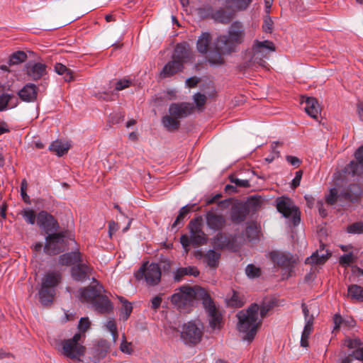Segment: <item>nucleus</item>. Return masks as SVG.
<instances>
[{
  "instance_id": "obj_1",
  "label": "nucleus",
  "mask_w": 363,
  "mask_h": 363,
  "mask_svg": "<svg viewBox=\"0 0 363 363\" xmlns=\"http://www.w3.org/2000/svg\"><path fill=\"white\" fill-rule=\"evenodd\" d=\"M271 309L269 304L262 303L260 306L257 303H252L244 311H240L238 314V330L242 334L244 340L252 342L262 324L264 318Z\"/></svg>"
},
{
  "instance_id": "obj_2",
  "label": "nucleus",
  "mask_w": 363,
  "mask_h": 363,
  "mask_svg": "<svg viewBox=\"0 0 363 363\" xmlns=\"http://www.w3.org/2000/svg\"><path fill=\"white\" fill-rule=\"evenodd\" d=\"M194 300H201L203 304H206L209 301V294L201 287L184 286L171 298L172 303L179 309L191 306Z\"/></svg>"
},
{
  "instance_id": "obj_3",
  "label": "nucleus",
  "mask_w": 363,
  "mask_h": 363,
  "mask_svg": "<svg viewBox=\"0 0 363 363\" xmlns=\"http://www.w3.org/2000/svg\"><path fill=\"white\" fill-rule=\"evenodd\" d=\"M245 32L243 24L240 21H234L228 28L227 34L218 37V48L224 53L235 52L237 47L244 41Z\"/></svg>"
},
{
  "instance_id": "obj_4",
  "label": "nucleus",
  "mask_w": 363,
  "mask_h": 363,
  "mask_svg": "<svg viewBox=\"0 0 363 363\" xmlns=\"http://www.w3.org/2000/svg\"><path fill=\"white\" fill-rule=\"evenodd\" d=\"M62 279V274L59 271H50L44 274L38 291L40 302L43 306H49L53 302L57 287L61 283Z\"/></svg>"
},
{
  "instance_id": "obj_5",
  "label": "nucleus",
  "mask_w": 363,
  "mask_h": 363,
  "mask_svg": "<svg viewBox=\"0 0 363 363\" xmlns=\"http://www.w3.org/2000/svg\"><path fill=\"white\" fill-rule=\"evenodd\" d=\"M181 341L187 347H193L199 344L203 338L204 328L199 320L184 323L177 328Z\"/></svg>"
},
{
  "instance_id": "obj_6",
  "label": "nucleus",
  "mask_w": 363,
  "mask_h": 363,
  "mask_svg": "<svg viewBox=\"0 0 363 363\" xmlns=\"http://www.w3.org/2000/svg\"><path fill=\"white\" fill-rule=\"evenodd\" d=\"M84 338L83 334L77 333L72 338L63 340L61 343L62 354L70 359L80 360L86 351L83 345Z\"/></svg>"
},
{
  "instance_id": "obj_7",
  "label": "nucleus",
  "mask_w": 363,
  "mask_h": 363,
  "mask_svg": "<svg viewBox=\"0 0 363 363\" xmlns=\"http://www.w3.org/2000/svg\"><path fill=\"white\" fill-rule=\"evenodd\" d=\"M275 50V45L273 42L267 40L264 41L255 40L252 46L251 62L266 69H269V65L265 60L268 59L269 53L274 52Z\"/></svg>"
},
{
  "instance_id": "obj_8",
  "label": "nucleus",
  "mask_w": 363,
  "mask_h": 363,
  "mask_svg": "<svg viewBox=\"0 0 363 363\" xmlns=\"http://www.w3.org/2000/svg\"><path fill=\"white\" fill-rule=\"evenodd\" d=\"M276 207L277 211L287 218L292 225L296 226L300 223V211L290 198L287 196L277 197Z\"/></svg>"
},
{
  "instance_id": "obj_9",
  "label": "nucleus",
  "mask_w": 363,
  "mask_h": 363,
  "mask_svg": "<svg viewBox=\"0 0 363 363\" xmlns=\"http://www.w3.org/2000/svg\"><path fill=\"white\" fill-rule=\"evenodd\" d=\"M161 269L158 264L148 262L144 263L139 269L135 273V277L137 280L145 279L146 284L149 286L157 285L161 279Z\"/></svg>"
},
{
  "instance_id": "obj_10",
  "label": "nucleus",
  "mask_w": 363,
  "mask_h": 363,
  "mask_svg": "<svg viewBox=\"0 0 363 363\" xmlns=\"http://www.w3.org/2000/svg\"><path fill=\"white\" fill-rule=\"evenodd\" d=\"M361 194V187L358 184H351L347 189L339 195L335 188L331 189L329 194L325 196V201L329 205H333L338 198L354 202L359 199Z\"/></svg>"
},
{
  "instance_id": "obj_11",
  "label": "nucleus",
  "mask_w": 363,
  "mask_h": 363,
  "mask_svg": "<svg viewBox=\"0 0 363 363\" xmlns=\"http://www.w3.org/2000/svg\"><path fill=\"white\" fill-rule=\"evenodd\" d=\"M269 257L277 267L284 271L283 275L288 278L296 262L294 256L290 253L273 251L270 252Z\"/></svg>"
},
{
  "instance_id": "obj_12",
  "label": "nucleus",
  "mask_w": 363,
  "mask_h": 363,
  "mask_svg": "<svg viewBox=\"0 0 363 363\" xmlns=\"http://www.w3.org/2000/svg\"><path fill=\"white\" fill-rule=\"evenodd\" d=\"M191 245L195 247L203 245L207 243V235L203 230L202 217L198 216L192 219L189 225Z\"/></svg>"
},
{
  "instance_id": "obj_13",
  "label": "nucleus",
  "mask_w": 363,
  "mask_h": 363,
  "mask_svg": "<svg viewBox=\"0 0 363 363\" xmlns=\"http://www.w3.org/2000/svg\"><path fill=\"white\" fill-rule=\"evenodd\" d=\"M207 227L214 231L221 230L226 224L225 216L217 212L216 208H212L207 211L204 215Z\"/></svg>"
},
{
  "instance_id": "obj_14",
  "label": "nucleus",
  "mask_w": 363,
  "mask_h": 363,
  "mask_svg": "<svg viewBox=\"0 0 363 363\" xmlns=\"http://www.w3.org/2000/svg\"><path fill=\"white\" fill-rule=\"evenodd\" d=\"M64 237L62 233L49 234L45 238V252L50 255L58 254L63 246Z\"/></svg>"
},
{
  "instance_id": "obj_15",
  "label": "nucleus",
  "mask_w": 363,
  "mask_h": 363,
  "mask_svg": "<svg viewBox=\"0 0 363 363\" xmlns=\"http://www.w3.org/2000/svg\"><path fill=\"white\" fill-rule=\"evenodd\" d=\"M37 224L46 233L56 231L59 228L57 220L45 211H41L38 213Z\"/></svg>"
},
{
  "instance_id": "obj_16",
  "label": "nucleus",
  "mask_w": 363,
  "mask_h": 363,
  "mask_svg": "<svg viewBox=\"0 0 363 363\" xmlns=\"http://www.w3.org/2000/svg\"><path fill=\"white\" fill-rule=\"evenodd\" d=\"M356 160L351 161L345 168V172L352 176L363 175V145L355 152Z\"/></svg>"
},
{
  "instance_id": "obj_17",
  "label": "nucleus",
  "mask_w": 363,
  "mask_h": 363,
  "mask_svg": "<svg viewBox=\"0 0 363 363\" xmlns=\"http://www.w3.org/2000/svg\"><path fill=\"white\" fill-rule=\"evenodd\" d=\"M18 98L9 89L6 90L4 86H0V111L16 108L18 105Z\"/></svg>"
},
{
  "instance_id": "obj_18",
  "label": "nucleus",
  "mask_w": 363,
  "mask_h": 363,
  "mask_svg": "<svg viewBox=\"0 0 363 363\" xmlns=\"http://www.w3.org/2000/svg\"><path fill=\"white\" fill-rule=\"evenodd\" d=\"M102 291L103 286L97 284L96 286H89L80 289L79 291V298L82 302L91 305Z\"/></svg>"
},
{
  "instance_id": "obj_19",
  "label": "nucleus",
  "mask_w": 363,
  "mask_h": 363,
  "mask_svg": "<svg viewBox=\"0 0 363 363\" xmlns=\"http://www.w3.org/2000/svg\"><path fill=\"white\" fill-rule=\"evenodd\" d=\"M194 57L189 45L186 43H178L174 50L172 58L184 66V64L189 62Z\"/></svg>"
},
{
  "instance_id": "obj_20",
  "label": "nucleus",
  "mask_w": 363,
  "mask_h": 363,
  "mask_svg": "<svg viewBox=\"0 0 363 363\" xmlns=\"http://www.w3.org/2000/svg\"><path fill=\"white\" fill-rule=\"evenodd\" d=\"M93 269L89 264L81 263L72 267L71 274L73 279L77 281H84L89 279Z\"/></svg>"
},
{
  "instance_id": "obj_21",
  "label": "nucleus",
  "mask_w": 363,
  "mask_h": 363,
  "mask_svg": "<svg viewBox=\"0 0 363 363\" xmlns=\"http://www.w3.org/2000/svg\"><path fill=\"white\" fill-rule=\"evenodd\" d=\"M203 305L210 317L209 324L211 328L213 329H219L220 328L222 318L216 309L211 298L209 296V301Z\"/></svg>"
},
{
  "instance_id": "obj_22",
  "label": "nucleus",
  "mask_w": 363,
  "mask_h": 363,
  "mask_svg": "<svg viewBox=\"0 0 363 363\" xmlns=\"http://www.w3.org/2000/svg\"><path fill=\"white\" fill-rule=\"evenodd\" d=\"M194 111V106L189 103L172 104L169 108L170 115L176 118H185Z\"/></svg>"
},
{
  "instance_id": "obj_23",
  "label": "nucleus",
  "mask_w": 363,
  "mask_h": 363,
  "mask_svg": "<svg viewBox=\"0 0 363 363\" xmlns=\"http://www.w3.org/2000/svg\"><path fill=\"white\" fill-rule=\"evenodd\" d=\"M38 88L32 83L26 84L18 92V96L23 101L33 102L36 100Z\"/></svg>"
},
{
  "instance_id": "obj_24",
  "label": "nucleus",
  "mask_w": 363,
  "mask_h": 363,
  "mask_svg": "<svg viewBox=\"0 0 363 363\" xmlns=\"http://www.w3.org/2000/svg\"><path fill=\"white\" fill-rule=\"evenodd\" d=\"M91 306L94 311L101 314L109 313L113 308V304L109 298L102 294L97 297L91 304Z\"/></svg>"
},
{
  "instance_id": "obj_25",
  "label": "nucleus",
  "mask_w": 363,
  "mask_h": 363,
  "mask_svg": "<svg viewBox=\"0 0 363 363\" xmlns=\"http://www.w3.org/2000/svg\"><path fill=\"white\" fill-rule=\"evenodd\" d=\"M47 66L40 62H28L26 66V72L32 79L38 80L46 74Z\"/></svg>"
},
{
  "instance_id": "obj_26",
  "label": "nucleus",
  "mask_w": 363,
  "mask_h": 363,
  "mask_svg": "<svg viewBox=\"0 0 363 363\" xmlns=\"http://www.w3.org/2000/svg\"><path fill=\"white\" fill-rule=\"evenodd\" d=\"M333 328L332 333L336 334L340 328L350 330L354 327L355 321L350 317L342 318L339 313L334 315L333 318Z\"/></svg>"
},
{
  "instance_id": "obj_27",
  "label": "nucleus",
  "mask_w": 363,
  "mask_h": 363,
  "mask_svg": "<svg viewBox=\"0 0 363 363\" xmlns=\"http://www.w3.org/2000/svg\"><path fill=\"white\" fill-rule=\"evenodd\" d=\"M184 69V66L181 64V62L174 60L168 62L162 68L160 72V77L162 78H167L172 77L177 74L179 72H182Z\"/></svg>"
},
{
  "instance_id": "obj_28",
  "label": "nucleus",
  "mask_w": 363,
  "mask_h": 363,
  "mask_svg": "<svg viewBox=\"0 0 363 363\" xmlns=\"http://www.w3.org/2000/svg\"><path fill=\"white\" fill-rule=\"evenodd\" d=\"M301 104H305L304 109L309 116L318 119L320 113V108L318 101L315 98L306 97L304 101H301Z\"/></svg>"
},
{
  "instance_id": "obj_29",
  "label": "nucleus",
  "mask_w": 363,
  "mask_h": 363,
  "mask_svg": "<svg viewBox=\"0 0 363 363\" xmlns=\"http://www.w3.org/2000/svg\"><path fill=\"white\" fill-rule=\"evenodd\" d=\"M82 254L79 251H74L62 255L60 257L59 262L62 265L70 266L82 262Z\"/></svg>"
},
{
  "instance_id": "obj_30",
  "label": "nucleus",
  "mask_w": 363,
  "mask_h": 363,
  "mask_svg": "<svg viewBox=\"0 0 363 363\" xmlns=\"http://www.w3.org/2000/svg\"><path fill=\"white\" fill-rule=\"evenodd\" d=\"M211 245L218 250L231 247L230 239L223 233H218L211 239Z\"/></svg>"
},
{
  "instance_id": "obj_31",
  "label": "nucleus",
  "mask_w": 363,
  "mask_h": 363,
  "mask_svg": "<svg viewBox=\"0 0 363 363\" xmlns=\"http://www.w3.org/2000/svg\"><path fill=\"white\" fill-rule=\"evenodd\" d=\"M110 350V343L106 340H100L94 347V355L98 360L106 357Z\"/></svg>"
},
{
  "instance_id": "obj_32",
  "label": "nucleus",
  "mask_w": 363,
  "mask_h": 363,
  "mask_svg": "<svg viewBox=\"0 0 363 363\" xmlns=\"http://www.w3.org/2000/svg\"><path fill=\"white\" fill-rule=\"evenodd\" d=\"M211 42V36L210 33H203L197 40L196 48L198 51L201 54L207 53Z\"/></svg>"
},
{
  "instance_id": "obj_33",
  "label": "nucleus",
  "mask_w": 363,
  "mask_h": 363,
  "mask_svg": "<svg viewBox=\"0 0 363 363\" xmlns=\"http://www.w3.org/2000/svg\"><path fill=\"white\" fill-rule=\"evenodd\" d=\"M220 254L213 250H209L204 254L203 262L211 268L216 269L218 266Z\"/></svg>"
},
{
  "instance_id": "obj_34",
  "label": "nucleus",
  "mask_w": 363,
  "mask_h": 363,
  "mask_svg": "<svg viewBox=\"0 0 363 363\" xmlns=\"http://www.w3.org/2000/svg\"><path fill=\"white\" fill-rule=\"evenodd\" d=\"M225 54L223 51L218 48V41L216 42V48L215 50H211L208 55L207 59L208 62L211 65H220L224 62L223 55Z\"/></svg>"
},
{
  "instance_id": "obj_35",
  "label": "nucleus",
  "mask_w": 363,
  "mask_h": 363,
  "mask_svg": "<svg viewBox=\"0 0 363 363\" xmlns=\"http://www.w3.org/2000/svg\"><path fill=\"white\" fill-rule=\"evenodd\" d=\"M252 0H225L227 7L235 11L246 10Z\"/></svg>"
},
{
  "instance_id": "obj_36",
  "label": "nucleus",
  "mask_w": 363,
  "mask_h": 363,
  "mask_svg": "<svg viewBox=\"0 0 363 363\" xmlns=\"http://www.w3.org/2000/svg\"><path fill=\"white\" fill-rule=\"evenodd\" d=\"M69 147L70 145L67 143L57 140L51 143L49 150L57 156H62L68 152Z\"/></svg>"
},
{
  "instance_id": "obj_37",
  "label": "nucleus",
  "mask_w": 363,
  "mask_h": 363,
  "mask_svg": "<svg viewBox=\"0 0 363 363\" xmlns=\"http://www.w3.org/2000/svg\"><path fill=\"white\" fill-rule=\"evenodd\" d=\"M186 275H192L196 277L199 275V271L196 267L179 268L176 271L174 278L176 281H180L182 277Z\"/></svg>"
},
{
  "instance_id": "obj_38",
  "label": "nucleus",
  "mask_w": 363,
  "mask_h": 363,
  "mask_svg": "<svg viewBox=\"0 0 363 363\" xmlns=\"http://www.w3.org/2000/svg\"><path fill=\"white\" fill-rule=\"evenodd\" d=\"M348 296L353 300L363 302V288L357 284H352L347 289Z\"/></svg>"
},
{
  "instance_id": "obj_39",
  "label": "nucleus",
  "mask_w": 363,
  "mask_h": 363,
  "mask_svg": "<svg viewBox=\"0 0 363 363\" xmlns=\"http://www.w3.org/2000/svg\"><path fill=\"white\" fill-rule=\"evenodd\" d=\"M247 214V209L244 206H235L232 208L231 219L235 223H240L245 219Z\"/></svg>"
},
{
  "instance_id": "obj_40",
  "label": "nucleus",
  "mask_w": 363,
  "mask_h": 363,
  "mask_svg": "<svg viewBox=\"0 0 363 363\" xmlns=\"http://www.w3.org/2000/svg\"><path fill=\"white\" fill-rule=\"evenodd\" d=\"M212 17L218 22L228 23L233 18V14L231 13H227L223 9H218L213 13Z\"/></svg>"
},
{
  "instance_id": "obj_41",
  "label": "nucleus",
  "mask_w": 363,
  "mask_h": 363,
  "mask_svg": "<svg viewBox=\"0 0 363 363\" xmlns=\"http://www.w3.org/2000/svg\"><path fill=\"white\" fill-rule=\"evenodd\" d=\"M55 71L60 75H62L66 82H70L73 79L72 71L61 63H56Z\"/></svg>"
},
{
  "instance_id": "obj_42",
  "label": "nucleus",
  "mask_w": 363,
  "mask_h": 363,
  "mask_svg": "<svg viewBox=\"0 0 363 363\" xmlns=\"http://www.w3.org/2000/svg\"><path fill=\"white\" fill-rule=\"evenodd\" d=\"M163 125L169 131L177 130L179 127V121L172 116H165L162 119Z\"/></svg>"
},
{
  "instance_id": "obj_43",
  "label": "nucleus",
  "mask_w": 363,
  "mask_h": 363,
  "mask_svg": "<svg viewBox=\"0 0 363 363\" xmlns=\"http://www.w3.org/2000/svg\"><path fill=\"white\" fill-rule=\"evenodd\" d=\"M313 330V325H311V323L305 324L302 334L301 337L300 344L303 347H308V339Z\"/></svg>"
},
{
  "instance_id": "obj_44",
  "label": "nucleus",
  "mask_w": 363,
  "mask_h": 363,
  "mask_svg": "<svg viewBox=\"0 0 363 363\" xmlns=\"http://www.w3.org/2000/svg\"><path fill=\"white\" fill-rule=\"evenodd\" d=\"M328 258L327 255H319L318 252H313L311 256L307 257L305 260L306 264H323Z\"/></svg>"
},
{
  "instance_id": "obj_45",
  "label": "nucleus",
  "mask_w": 363,
  "mask_h": 363,
  "mask_svg": "<svg viewBox=\"0 0 363 363\" xmlns=\"http://www.w3.org/2000/svg\"><path fill=\"white\" fill-rule=\"evenodd\" d=\"M120 301L123 303L122 308L121 309V316L123 320H126L132 313L133 306L131 303L126 301L123 297L120 298Z\"/></svg>"
},
{
  "instance_id": "obj_46",
  "label": "nucleus",
  "mask_w": 363,
  "mask_h": 363,
  "mask_svg": "<svg viewBox=\"0 0 363 363\" xmlns=\"http://www.w3.org/2000/svg\"><path fill=\"white\" fill-rule=\"evenodd\" d=\"M132 84V81L126 79H121L118 81H111L109 83L110 88L114 86L116 91H122L128 88Z\"/></svg>"
},
{
  "instance_id": "obj_47",
  "label": "nucleus",
  "mask_w": 363,
  "mask_h": 363,
  "mask_svg": "<svg viewBox=\"0 0 363 363\" xmlns=\"http://www.w3.org/2000/svg\"><path fill=\"white\" fill-rule=\"evenodd\" d=\"M27 59V55L23 51L13 52L9 57V65H18Z\"/></svg>"
},
{
  "instance_id": "obj_48",
  "label": "nucleus",
  "mask_w": 363,
  "mask_h": 363,
  "mask_svg": "<svg viewBox=\"0 0 363 363\" xmlns=\"http://www.w3.org/2000/svg\"><path fill=\"white\" fill-rule=\"evenodd\" d=\"M105 328L108 332L111 333L113 343H116L118 337V333L115 320L113 319L108 320L105 325Z\"/></svg>"
},
{
  "instance_id": "obj_49",
  "label": "nucleus",
  "mask_w": 363,
  "mask_h": 363,
  "mask_svg": "<svg viewBox=\"0 0 363 363\" xmlns=\"http://www.w3.org/2000/svg\"><path fill=\"white\" fill-rule=\"evenodd\" d=\"M21 215L23 216L26 222L30 225H33L35 222V219L37 220V216L35 215V211L30 208L23 209L21 211Z\"/></svg>"
},
{
  "instance_id": "obj_50",
  "label": "nucleus",
  "mask_w": 363,
  "mask_h": 363,
  "mask_svg": "<svg viewBox=\"0 0 363 363\" xmlns=\"http://www.w3.org/2000/svg\"><path fill=\"white\" fill-rule=\"evenodd\" d=\"M191 208L189 206H183L179 213L175 221L172 223V228H176L177 225L181 224L186 215L190 212Z\"/></svg>"
},
{
  "instance_id": "obj_51",
  "label": "nucleus",
  "mask_w": 363,
  "mask_h": 363,
  "mask_svg": "<svg viewBox=\"0 0 363 363\" xmlns=\"http://www.w3.org/2000/svg\"><path fill=\"white\" fill-rule=\"evenodd\" d=\"M245 274L250 279L257 278L261 275V269L259 267L250 264L245 268Z\"/></svg>"
},
{
  "instance_id": "obj_52",
  "label": "nucleus",
  "mask_w": 363,
  "mask_h": 363,
  "mask_svg": "<svg viewBox=\"0 0 363 363\" xmlns=\"http://www.w3.org/2000/svg\"><path fill=\"white\" fill-rule=\"evenodd\" d=\"M120 350L125 354H131L133 352L132 342H128L125 334L122 335V340L120 345Z\"/></svg>"
},
{
  "instance_id": "obj_53",
  "label": "nucleus",
  "mask_w": 363,
  "mask_h": 363,
  "mask_svg": "<svg viewBox=\"0 0 363 363\" xmlns=\"http://www.w3.org/2000/svg\"><path fill=\"white\" fill-rule=\"evenodd\" d=\"M245 235L249 241L252 242L258 238V231L255 226L249 225L246 228Z\"/></svg>"
},
{
  "instance_id": "obj_54",
  "label": "nucleus",
  "mask_w": 363,
  "mask_h": 363,
  "mask_svg": "<svg viewBox=\"0 0 363 363\" xmlns=\"http://www.w3.org/2000/svg\"><path fill=\"white\" fill-rule=\"evenodd\" d=\"M347 231L349 233L354 234L363 233V223L357 222L350 225L347 228Z\"/></svg>"
},
{
  "instance_id": "obj_55",
  "label": "nucleus",
  "mask_w": 363,
  "mask_h": 363,
  "mask_svg": "<svg viewBox=\"0 0 363 363\" xmlns=\"http://www.w3.org/2000/svg\"><path fill=\"white\" fill-rule=\"evenodd\" d=\"M95 96L99 99L109 101L114 100L115 94L113 91H99L95 94Z\"/></svg>"
},
{
  "instance_id": "obj_56",
  "label": "nucleus",
  "mask_w": 363,
  "mask_h": 363,
  "mask_svg": "<svg viewBox=\"0 0 363 363\" xmlns=\"http://www.w3.org/2000/svg\"><path fill=\"white\" fill-rule=\"evenodd\" d=\"M90 324L91 323L88 318H82L78 325V329L79 330L78 333H80L85 336L84 333L89 328Z\"/></svg>"
},
{
  "instance_id": "obj_57",
  "label": "nucleus",
  "mask_w": 363,
  "mask_h": 363,
  "mask_svg": "<svg viewBox=\"0 0 363 363\" xmlns=\"http://www.w3.org/2000/svg\"><path fill=\"white\" fill-rule=\"evenodd\" d=\"M345 345L351 350H356L359 347L362 345V343L359 339H347L345 341Z\"/></svg>"
},
{
  "instance_id": "obj_58",
  "label": "nucleus",
  "mask_w": 363,
  "mask_h": 363,
  "mask_svg": "<svg viewBox=\"0 0 363 363\" xmlns=\"http://www.w3.org/2000/svg\"><path fill=\"white\" fill-rule=\"evenodd\" d=\"M347 357H352L357 361H359V362L363 363V345L353 350L352 353Z\"/></svg>"
},
{
  "instance_id": "obj_59",
  "label": "nucleus",
  "mask_w": 363,
  "mask_h": 363,
  "mask_svg": "<svg viewBox=\"0 0 363 363\" xmlns=\"http://www.w3.org/2000/svg\"><path fill=\"white\" fill-rule=\"evenodd\" d=\"M301 308H302L303 313L304 315L305 324H307L308 323H311V325H313L314 318H313V315H309V310H308L307 306L304 303H303L301 304Z\"/></svg>"
},
{
  "instance_id": "obj_60",
  "label": "nucleus",
  "mask_w": 363,
  "mask_h": 363,
  "mask_svg": "<svg viewBox=\"0 0 363 363\" xmlns=\"http://www.w3.org/2000/svg\"><path fill=\"white\" fill-rule=\"evenodd\" d=\"M194 101L197 108H202L206 102V96L204 94L197 93L194 96Z\"/></svg>"
},
{
  "instance_id": "obj_61",
  "label": "nucleus",
  "mask_w": 363,
  "mask_h": 363,
  "mask_svg": "<svg viewBox=\"0 0 363 363\" xmlns=\"http://www.w3.org/2000/svg\"><path fill=\"white\" fill-rule=\"evenodd\" d=\"M180 242L184 247L186 253L189 252V245H191V236H188L187 235H182L180 237Z\"/></svg>"
},
{
  "instance_id": "obj_62",
  "label": "nucleus",
  "mask_w": 363,
  "mask_h": 363,
  "mask_svg": "<svg viewBox=\"0 0 363 363\" xmlns=\"http://www.w3.org/2000/svg\"><path fill=\"white\" fill-rule=\"evenodd\" d=\"M28 187V183L26 179H23L21 181V195L25 202H28L29 200V196L26 193V189Z\"/></svg>"
},
{
  "instance_id": "obj_63",
  "label": "nucleus",
  "mask_w": 363,
  "mask_h": 363,
  "mask_svg": "<svg viewBox=\"0 0 363 363\" xmlns=\"http://www.w3.org/2000/svg\"><path fill=\"white\" fill-rule=\"evenodd\" d=\"M353 262V254L352 252L345 254L340 257V263L344 265H349Z\"/></svg>"
},
{
  "instance_id": "obj_64",
  "label": "nucleus",
  "mask_w": 363,
  "mask_h": 363,
  "mask_svg": "<svg viewBox=\"0 0 363 363\" xmlns=\"http://www.w3.org/2000/svg\"><path fill=\"white\" fill-rule=\"evenodd\" d=\"M303 172L301 170H298L296 172L295 177L293 179L291 182V187L293 189H296L300 185V182L302 178Z\"/></svg>"
}]
</instances>
